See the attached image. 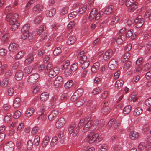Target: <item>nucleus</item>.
<instances>
[{"label": "nucleus", "instance_id": "43", "mask_svg": "<svg viewBox=\"0 0 151 151\" xmlns=\"http://www.w3.org/2000/svg\"><path fill=\"white\" fill-rule=\"evenodd\" d=\"M32 68L29 66L26 67L24 68V72L25 74H29L32 72Z\"/></svg>", "mask_w": 151, "mask_h": 151}, {"label": "nucleus", "instance_id": "3", "mask_svg": "<svg viewBox=\"0 0 151 151\" xmlns=\"http://www.w3.org/2000/svg\"><path fill=\"white\" fill-rule=\"evenodd\" d=\"M14 146V144L12 142H7L4 145V151H13Z\"/></svg>", "mask_w": 151, "mask_h": 151}, {"label": "nucleus", "instance_id": "1", "mask_svg": "<svg viewBox=\"0 0 151 151\" xmlns=\"http://www.w3.org/2000/svg\"><path fill=\"white\" fill-rule=\"evenodd\" d=\"M102 12H98L97 10L95 8L93 9L91 11L89 16V19L90 21L95 19L97 20L99 19L101 16Z\"/></svg>", "mask_w": 151, "mask_h": 151}, {"label": "nucleus", "instance_id": "11", "mask_svg": "<svg viewBox=\"0 0 151 151\" xmlns=\"http://www.w3.org/2000/svg\"><path fill=\"white\" fill-rule=\"evenodd\" d=\"M59 72V69L58 67L53 68L50 70L48 71L49 77L51 78H53L58 74Z\"/></svg>", "mask_w": 151, "mask_h": 151}, {"label": "nucleus", "instance_id": "17", "mask_svg": "<svg viewBox=\"0 0 151 151\" xmlns=\"http://www.w3.org/2000/svg\"><path fill=\"white\" fill-rule=\"evenodd\" d=\"M19 46L17 44L13 43L10 44L9 47V50L12 52L16 51L18 48Z\"/></svg>", "mask_w": 151, "mask_h": 151}, {"label": "nucleus", "instance_id": "36", "mask_svg": "<svg viewBox=\"0 0 151 151\" xmlns=\"http://www.w3.org/2000/svg\"><path fill=\"white\" fill-rule=\"evenodd\" d=\"M142 112V109L140 107H138L134 109L133 114L134 115L139 116L141 114Z\"/></svg>", "mask_w": 151, "mask_h": 151}, {"label": "nucleus", "instance_id": "34", "mask_svg": "<svg viewBox=\"0 0 151 151\" xmlns=\"http://www.w3.org/2000/svg\"><path fill=\"white\" fill-rule=\"evenodd\" d=\"M34 109L32 108H30L27 109L26 111L25 115L27 116H31L33 114Z\"/></svg>", "mask_w": 151, "mask_h": 151}, {"label": "nucleus", "instance_id": "23", "mask_svg": "<svg viewBox=\"0 0 151 151\" xmlns=\"http://www.w3.org/2000/svg\"><path fill=\"white\" fill-rule=\"evenodd\" d=\"M56 10L55 8H52L46 11V14L47 17H51L55 14Z\"/></svg>", "mask_w": 151, "mask_h": 151}, {"label": "nucleus", "instance_id": "7", "mask_svg": "<svg viewBox=\"0 0 151 151\" xmlns=\"http://www.w3.org/2000/svg\"><path fill=\"white\" fill-rule=\"evenodd\" d=\"M138 3H133L131 0H127L126 5L127 7H129L131 11H134L137 7Z\"/></svg>", "mask_w": 151, "mask_h": 151}, {"label": "nucleus", "instance_id": "62", "mask_svg": "<svg viewBox=\"0 0 151 151\" xmlns=\"http://www.w3.org/2000/svg\"><path fill=\"white\" fill-rule=\"evenodd\" d=\"M42 18L40 16L37 17L35 19L34 23L35 24H38L42 20Z\"/></svg>", "mask_w": 151, "mask_h": 151}, {"label": "nucleus", "instance_id": "12", "mask_svg": "<svg viewBox=\"0 0 151 151\" xmlns=\"http://www.w3.org/2000/svg\"><path fill=\"white\" fill-rule=\"evenodd\" d=\"M63 80L61 76H59L56 78L53 83L55 88H58L62 85Z\"/></svg>", "mask_w": 151, "mask_h": 151}, {"label": "nucleus", "instance_id": "16", "mask_svg": "<svg viewBox=\"0 0 151 151\" xmlns=\"http://www.w3.org/2000/svg\"><path fill=\"white\" fill-rule=\"evenodd\" d=\"M113 52L112 50H108L103 56V58L104 60H107L112 55Z\"/></svg>", "mask_w": 151, "mask_h": 151}, {"label": "nucleus", "instance_id": "5", "mask_svg": "<svg viewBox=\"0 0 151 151\" xmlns=\"http://www.w3.org/2000/svg\"><path fill=\"white\" fill-rule=\"evenodd\" d=\"M103 107L101 110V113L103 114H107L110 111V109L108 106V101H106L102 104Z\"/></svg>", "mask_w": 151, "mask_h": 151}, {"label": "nucleus", "instance_id": "32", "mask_svg": "<svg viewBox=\"0 0 151 151\" xmlns=\"http://www.w3.org/2000/svg\"><path fill=\"white\" fill-rule=\"evenodd\" d=\"M114 8V6H109L108 8L106 9L104 12V13L106 14H109L112 12V10Z\"/></svg>", "mask_w": 151, "mask_h": 151}, {"label": "nucleus", "instance_id": "64", "mask_svg": "<svg viewBox=\"0 0 151 151\" xmlns=\"http://www.w3.org/2000/svg\"><path fill=\"white\" fill-rule=\"evenodd\" d=\"M107 147L106 144L102 145L99 149V151H106Z\"/></svg>", "mask_w": 151, "mask_h": 151}, {"label": "nucleus", "instance_id": "61", "mask_svg": "<svg viewBox=\"0 0 151 151\" xmlns=\"http://www.w3.org/2000/svg\"><path fill=\"white\" fill-rule=\"evenodd\" d=\"M84 103L85 101L83 99H81L77 101L76 104V105L77 107H80Z\"/></svg>", "mask_w": 151, "mask_h": 151}, {"label": "nucleus", "instance_id": "58", "mask_svg": "<svg viewBox=\"0 0 151 151\" xmlns=\"http://www.w3.org/2000/svg\"><path fill=\"white\" fill-rule=\"evenodd\" d=\"M14 92V89L12 87L9 88L7 90V94L9 96H12Z\"/></svg>", "mask_w": 151, "mask_h": 151}, {"label": "nucleus", "instance_id": "14", "mask_svg": "<svg viewBox=\"0 0 151 151\" xmlns=\"http://www.w3.org/2000/svg\"><path fill=\"white\" fill-rule=\"evenodd\" d=\"M77 58L80 63H84L87 59V57L85 55V52L83 51L80 52L78 55Z\"/></svg>", "mask_w": 151, "mask_h": 151}, {"label": "nucleus", "instance_id": "44", "mask_svg": "<svg viewBox=\"0 0 151 151\" xmlns=\"http://www.w3.org/2000/svg\"><path fill=\"white\" fill-rule=\"evenodd\" d=\"M30 25L29 24H25L22 28L21 32H29V29L30 28Z\"/></svg>", "mask_w": 151, "mask_h": 151}, {"label": "nucleus", "instance_id": "55", "mask_svg": "<svg viewBox=\"0 0 151 151\" xmlns=\"http://www.w3.org/2000/svg\"><path fill=\"white\" fill-rule=\"evenodd\" d=\"M40 140V138L38 135H36L35 136V139L34 141V142L35 143V145L37 146L39 145Z\"/></svg>", "mask_w": 151, "mask_h": 151}, {"label": "nucleus", "instance_id": "63", "mask_svg": "<svg viewBox=\"0 0 151 151\" xmlns=\"http://www.w3.org/2000/svg\"><path fill=\"white\" fill-rule=\"evenodd\" d=\"M9 37V35L8 33L4 34L2 37V40L3 42H5L8 40Z\"/></svg>", "mask_w": 151, "mask_h": 151}, {"label": "nucleus", "instance_id": "26", "mask_svg": "<svg viewBox=\"0 0 151 151\" xmlns=\"http://www.w3.org/2000/svg\"><path fill=\"white\" fill-rule=\"evenodd\" d=\"M45 109L44 108H42L41 110V114H39V116L37 117L38 120L42 121H44L47 118V116L45 115H44V113L45 112Z\"/></svg>", "mask_w": 151, "mask_h": 151}, {"label": "nucleus", "instance_id": "49", "mask_svg": "<svg viewBox=\"0 0 151 151\" xmlns=\"http://www.w3.org/2000/svg\"><path fill=\"white\" fill-rule=\"evenodd\" d=\"M119 19V17L117 16L114 17H113L112 20L111 22V25H114L116 24L118 21Z\"/></svg>", "mask_w": 151, "mask_h": 151}, {"label": "nucleus", "instance_id": "39", "mask_svg": "<svg viewBox=\"0 0 151 151\" xmlns=\"http://www.w3.org/2000/svg\"><path fill=\"white\" fill-rule=\"evenodd\" d=\"M131 106L127 105L124 107L123 109V112L124 114H127L129 113L131 111Z\"/></svg>", "mask_w": 151, "mask_h": 151}, {"label": "nucleus", "instance_id": "4", "mask_svg": "<svg viewBox=\"0 0 151 151\" xmlns=\"http://www.w3.org/2000/svg\"><path fill=\"white\" fill-rule=\"evenodd\" d=\"M142 17L141 15H139L134 21L136 27L137 28H139L141 27L144 24L145 19Z\"/></svg>", "mask_w": 151, "mask_h": 151}, {"label": "nucleus", "instance_id": "52", "mask_svg": "<svg viewBox=\"0 0 151 151\" xmlns=\"http://www.w3.org/2000/svg\"><path fill=\"white\" fill-rule=\"evenodd\" d=\"M21 115V112L19 111H17L14 113L13 118L15 119H17L20 117Z\"/></svg>", "mask_w": 151, "mask_h": 151}, {"label": "nucleus", "instance_id": "2", "mask_svg": "<svg viewBox=\"0 0 151 151\" xmlns=\"http://www.w3.org/2000/svg\"><path fill=\"white\" fill-rule=\"evenodd\" d=\"M18 18V15L17 13L12 14V13H8L6 16L7 20L10 22L11 24L14 23V22H18L17 19Z\"/></svg>", "mask_w": 151, "mask_h": 151}, {"label": "nucleus", "instance_id": "33", "mask_svg": "<svg viewBox=\"0 0 151 151\" xmlns=\"http://www.w3.org/2000/svg\"><path fill=\"white\" fill-rule=\"evenodd\" d=\"M145 104L149 107L147 109L148 111H150L151 110V98L147 99L145 101Z\"/></svg>", "mask_w": 151, "mask_h": 151}, {"label": "nucleus", "instance_id": "37", "mask_svg": "<svg viewBox=\"0 0 151 151\" xmlns=\"http://www.w3.org/2000/svg\"><path fill=\"white\" fill-rule=\"evenodd\" d=\"M62 50L60 47L56 48L53 52V54L55 56H58L62 52Z\"/></svg>", "mask_w": 151, "mask_h": 151}, {"label": "nucleus", "instance_id": "25", "mask_svg": "<svg viewBox=\"0 0 151 151\" xmlns=\"http://www.w3.org/2000/svg\"><path fill=\"white\" fill-rule=\"evenodd\" d=\"M87 6L85 5H81L80 6L78 9V12L81 14L84 13L87 10Z\"/></svg>", "mask_w": 151, "mask_h": 151}, {"label": "nucleus", "instance_id": "51", "mask_svg": "<svg viewBox=\"0 0 151 151\" xmlns=\"http://www.w3.org/2000/svg\"><path fill=\"white\" fill-rule=\"evenodd\" d=\"M21 32L22 33L21 39L23 40H25L27 38L28 36L29 35V32Z\"/></svg>", "mask_w": 151, "mask_h": 151}, {"label": "nucleus", "instance_id": "50", "mask_svg": "<svg viewBox=\"0 0 151 151\" xmlns=\"http://www.w3.org/2000/svg\"><path fill=\"white\" fill-rule=\"evenodd\" d=\"M11 114L10 113L7 114L4 117V121L5 122L8 123L10 120Z\"/></svg>", "mask_w": 151, "mask_h": 151}, {"label": "nucleus", "instance_id": "24", "mask_svg": "<svg viewBox=\"0 0 151 151\" xmlns=\"http://www.w3.org/2000/svg\"><path fill=\"white\" fill-rule=\"evenodd\" d=\"M76 40V39L74 36L70 37L67 41V43L68 45H71L74 44Z\"/></svg>", "mask_w": 151, "mask_h": 151}, {"label": "nucleus", "instance_id": "22", "mask_svg": "<svg viewBox=\"0 0 151 151\" xmlns=\"http://www.w3.org/2000/svg\"><path fill=\"white\" fill-rule=\"evenodd\" d=\"M23 76V72L20 70L16 72L15 74V78L16 80L19 81L22 79Z\"/></svg>", "mask_w": 151, "mask_h": 151}, {"label": "nucleus", "instance_id": "41", "mask_svg": "<svg viewBox=\"0 0 151 151\" xmlns=\"http://www.w3.org/2000/svg\"><path fill=\"white\" fill-rule=\"evenodd\" d=\"M130 56V54L129 52L125 53L123 55V58L122 59V61L124 62L127 61L129 58Z\"/></svg>", "mask_w": 151, "mask_h": 151}, {"label": "nucleus", "instance_id": "20", "mask_svg": "<svg viewBox=\"0 0 151 151\" xmlns=\"http://www.w3.org/2000/svg\"><path fill=\"white\" fill-rule=\"evenodd\" d=\"M100 64L98 62H96L94 63L91 68V70L93 73H96L99 69Z\"/></svg>", "mask_w": 151, "mask_h": 151}, {"label": "nucleus", "instance_id": "54", "mask_svg": "<svg viewBox=\"0 0 151 151\" xmlns=\"http://www.w3.org/2000/svg\"><path fill=\"white\" fill-rule=\"evenodd\" d=\"M68 7L67 6L63 8L61 10L60 13L61 14L63 15L65 14L68 13Z\"/></svg>", "mask_w": 151, "mask_h": 151}, {"label": "nucleus", "instance_id": "27", "mask_svg": "<svg viewBox=\"0 0 151 151\" xmlns=\"http://www.w3.org/2000/svg\"><path fill=\"white\" fill-rule=\"evenodd\" d=\"M14 23L11 24L10 22H9V24L11 25V29L13 31H14L17 29L19 25V22H15Z\"/></svg>", "mask_w": 151, "mask_h": 151}, {"label": "nucleus", "instance_id": "48", "mask_svg": "<svg viewBox=\"0 0 151 151\" xmlns=\"http://www.w3.org/2000/svg\"><path fill=\"white\" fill-rule=\"evenodd\" d=\"M83 92V90L82 88H78L75 92V94H76L77 95L80 97L81 95H82Z\"/></svg>", "mask_w": 151, "mask_h": 151}, {"label": "nucleus", "instance_id": "8", "mask_svg": "<svg viewBox=\"0 0 151 151\" xmlns=\"http://www.w3.org/2000/svg\"><path fill=\"white\" fill-rule=\"evenodd\" d=\"M98 134H94L93 133H91L85 139L86 141L88 142L89 143H92L96 140V137H98Z\"/></svg>", "mask_w": 151, "mask_h": 151}, {"label": "nucleus", "instance_id": "47", "mask_svg": "<svg viewBox=\"0 0 151 151\" xmlns=\"http://www.w3.org/2000/svg\"><path fill=\"white\" fill-rule=\"evenodd\" d=\"M77 14V12H73L68 15V18L70 19H73L76 17Z\"/></svg>", "mask_w": 151, "mask_h": 151}, {"label": "nucleus", "instance_id": "46", "mask_svg": "<svg viewBox=\"0 0 151 151\" xmlns=\"http://www.w3.org/2000/svg\"><path fill=\"white\" fill-rule=\"evenodd\" d=\"M151 67V64L147 63L142 68V70L145 71H148Z\"/></svg>", "mask_w": 151, "mask_h": 151}, {"label": "nucleus", "instance_id": "35", "mask_svg": "<svg viewBox=\"0 0 151 151\" xmlns=\"http://www.w3.org/2000/svg\"><path fill=\"white\" fill-rule=\"evenodd\" d=\"M9 82V79L7 78H4L3 79L1 83L2 86L5 87L7 86Z\"/></svg>", "mask_w": 151, "mask_h": 151}, {"label": "nucleus", "instance_id": "6", "mask_svg": "<svg viewBox=\"0 0 151 151\" xmlns=\"http://www.w3.org/2000/svg\"><path fill=\"white\" fill-rule=\"evenodd\" d=\"M39 78V75L38 74H32L29 77L28 79V82L30 84H34L38 81Z\"/></svg>", "mask_w": 151, "mask_h": 151}, {"label": "nucleus", "instance_id": "21", "mask_svg": "<svg viewBox=\"0 0 151 151\" xmlns=\"http://www.w3.org/2000/svg\"><path fill=\"white\" fill-rule=\"evenodd\" d=\"M49 98V94L46 92L42 93L40 96V99L42 101H44L48 100Z\"/></svg>", "mask_w": 151, "mask_h": 151}, {"label": "nucleus", "instance_id": "40", "mask_svg": "<svg viewBox=\"0 0 151 151\" xmlns=\"http://www.w3.org/2000/svg\"><path fill=\"white\" fill-rule=\"evenodd\" d=\"M73 82L71 80L67 81L64 85V87L66 89L69 88L71 87L73 84Z\"/></svg>", "mask_w": 151, "mask_h": 151}, {"label": "nucleus", "instance_id": "60", "mask_svg": "<svg viewBox=\"0 0 151 151\" xmlns=\"http://www.w3.org/2000/svg\"><path fill=\"white\" fill-rule=\"evenodd\" d=\"M58 97L57 95L54 96L51 99V103H58Z\"/></svg>", "mask_w": 151, "mask_h": 151}, {"label": "nucleus", "instance_id": "9", "mask_svg": "<svg viewBox=\"0 0 151 151\" xmlns=\"http://www.w3.org/2000/svg\"><path fill=\"white\" fill-rule=\"evenodd\" d=\"M76 127L75 124H72L68 128V133L69 134H71L73 132V137L76 136L78 132V129L76 128L74 130V129Z\"/></svg>", "mask_w": 151, "mask_h": 151}, {"label": "nucleus", "instance_id": "28", "mask_svg": "<svg viewBox=\"0 0 151 151\" xmlns=\"http://www.w3.org/2000/svg\"><path fill=\"white\" fill-rule=\"evenodd\" d=\"M133 33V31L132 30H128L125 34V35L127 37H131V38L132 39H134L136 37V35L135 36Z\"/></svg>", "mask_w": 151, "mask_h": 151}, {"label": "nucleus", "instance_id": "15", "mask_svg": "<svg viewBox=\"0 0 151 151\" xmlns=\"http://www.w3.org/2000/svg\"><path fill=\"white\" fill-rule=\"evenodd\" d=\"M117 65V61L115 59H112L110 61L109 67L110 69L112 70H114L116 68Z\"/></svg>", "mask_w": 151, "mask_h": 151}, {"label": "nucleus", "instance_id": "59", "mask_svg": "<svg viewBox=\"0 0 151 151\" xmlns=\"http://www.w3.org/2000/svg\"><path fill=\"white\" fill-rule=\"evenodd\" d=\"M52 64L51 63H49L47 65L46 69L45 71L46 72H48L52 68Z\"/></svg>", "mask_w": 151, "mask_h": 151}, {"label": "nucleus", "instance_id": "18", "mask_svg": "<svg viewBox=\"0 0 151 151\" xmlns=\"http://www.w3.org/2000/svg\"><path fill=\"white\" fill-rule=\"evenodd\" d=\"M21 103L20 98L19 97L16 98L14 101L13 106L14 108H17L20 106Z\"/></svg>", "mask_w": 151, "mask_h": 151}, {"label": "nucleus", "instance_id": "13", "mask_svg": "<svg viewBox=\"0 0 151 151\" xmlns=\"http://www.w3.org/2000/svg\"><path fill=\"white\" fill-rule=\"evenodd\" d=\"M65 123V121L64 119L61 117L56 122L55 124V127L58 129L61 128L64 125Z\"/></svg>", "mask_w": 151, "mask_h": 151}, {"label": "nucleus", "instance_id": "30", "mask_svg": "<svg viewBox=\"0 0 151 151\" xmlns=\"http://www.w3.org/2000/svg\"><path fill=\"white\" fill-rule=\"evenodd\" d=\"M34 59V57L32 54H30L28 58L25 60V63L26 64H29L31 63Z\"/></svg>", "mask_w": 151, "mask_h": 151}, {"label": "nucleus", "instance_id": "10", "mask_svg": "<svg viewBox=\"0 0 151 151\" xmlns=\"http://www.w3.org/2000/svg\"><path fill=\"white\" fill-rule=\"evenodd\" d=\"M59 113V111L58 109H56L52 110L48 116L49 120L52 121L56 119Z\"/></svg>", "mask_w": 151, "mask_h": 151}, {"label": "nucleus", "instance_id": "45", "mask_svg": "<svg viewBox=\"0 0 151 151\" xmlns=\"http://www.w3.org/2000/svg\"><path fill=\"white\" fill-rule=\"evenodd\" d=\"M123 81L122 80H117L115 84V86L116 88H119L121 87L123 84Z\"/></svg>", "mask_w": 151, "mask_h": 151}, {"label": "nucleus", "instance_id": "42", "mask_svg": "<svg viewBox=\"0 0 151 151\" xmlns=\"http://www.w3.org/2000/svg\"><path fill=\"white\" fill-rule=\"evenodd\" d=\"M58 138L57 136H55L53 138L50 143L51 147H54L57 143Z\"/></svg>", "mask_w": 151, "mask_h": 151}, {"label": "nucleus", "instance_id": "56", "mask_svg": "<svg viewBox=\"0 0 151 151\" xmlns=\"http://www.w3.org/2000/svg\"><path fill=\"white\" fill-rule=\"evenodd\" d=\"M22 141L21 139H19L16 142V146L17 148L20 149L22 145Z\"/></svg>", "mask_w": 151, "mask_h": 151}, {"label": "nucleus", "instance_id": "38", "mask_svg": "<svg viewBox=\"0 0 151 151\" xmlns=\"http://www.w3.org/2000/svg\"><path fill=\"white\" fill-rule=\"evenodd\" d=\"M24 54V50H21L18 52L16 55L15 57V59L18 60L22 58Z\"/></svg>", "mask_w": 151, "mask_h": 151}, {"label": "nucleus", "instance_id": "53", "mask_svg": "<svg viewBox=\"0 0 151 151\" xmlns=\"http://www.w3.org/2000/svg\"><path fill=\"white\" fill-rule=\"evenodd\" d=\"M80 63L82 64L81 66L82 68L83 69H85L89 66L90 62L89 61H86V60L84 61V63Z\"/></svg>", "mask_w": 151, "mask_h": 151}, {"label": "nucleus", "instance_id": "29", "mask_svg": "<svg viewBox=\"0 0 151 151\" xmlns=\"http://www.w3.org/2000/svg\"><path fill=\"white\" fill-rule=\"evenodd\" d=\"M43 8V6L39 4H37L32 9L33 12H40L42 11Z\"/></svg>", "mask_w": 151, "mask_h": 151}, {"label": "nucleus", "instance_id": "57", "mask_svg": "<svg viewBox=\"0 0 151 151\" xmlns=\"http://www.w3.org/2000/svg\"><path fill=\"white\" fill-rule=\"evenodd\" d=\"M33 144L31 140H29L27 143V148L28 150H31L32 148Z\"/></svg>", "mask_w": 151, "mask_h": 151}, {"label": "nucleus", "instance_id": "31", "mask_svg": "<svg viewBox=\"0 0 151 151\" xmlns=\"http://www.w3.org/2000/svg\"><path fill=\"white\" fill-rule=\"evenodd\" d=\"M46 27L45 25H42L39 28L38 31L37 32V33L39 35L41 34L43 32L45 33L46 30Z\"/></svg>", "mask_w": 151, "mask_h": 151}, {"label": "nucleus", "instance_id": "19", "mask_svg": "<svg viewBox=\"0 0 151 151\" xmlns=\"http://www.w3.org/2000/svg\"><path fill=\"white\" fill-rule=\"evenodd\" d=\"M139 133L134 131H132L130 132L129 137L132 140H135L138 138Z\"/></svg>", "mask_w": 151, "mask_h": 151}]
</instances>
